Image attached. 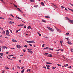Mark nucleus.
Returning <instances> with one entry per match:
<instances>
[{"instance_id":"f257e3e1","label":"nucleus","mask_w":73,"mask_h":73,"mask_svg":"<svg viewBox=\"0 0 73 73\" xmlns=\"http://www.w3.org/2000/svg\"><path fill=\"white\" fill-rule=\"evenodd\" d=\"M66 19H67L68 20L69 22H70V23H72V24H73V21L71 20H70V19L69 18L66 17Z\"/></svg>"},{"instance_id":"f03ea898","label":"nucleus","mask_w":73,"mask_h":73,"mask_svg":"<svg viewBox=\"0 0 73 73\" xmlns=\"http://www.w3.org/2000/svg\"><path fill=\"white\" fill-rule=\"evenodd\" d=\"M47 28L49 30H50V31H54V30L53 29L49 27H47Z\"/></svg>"},{"instance_id":"7ed1b4c3","label":"nucleus","mask_w":73,"mask_h":73,"mask_svg":"<svg viewBox=\"0 0 73 73\" xmlns=\"http://www.w3.org/2000/svg\"><path fill=\"white\" fill-rule=\"evenodd\" d=\"M6 35H7V36H9V31H8V30H7L6 31Z\"/></svg>"},{"instance_id":"20e7f679","label":"nucleus","mask_w":73,"mask_h":73,"mask_svg":"<svg viewBox=\"0 0 73 73\" xmlns=\"http://www.w3.org/2000/svg\"><path fill=\"white\" fill-rule=\"evenodd\" d=\"M2 49H5V48H6V49H7L8 48L7 47V46H3L2 47Z\"/></svg>"},{"instance_id":"39448f33","label":"nucleus","mask_w":73,"mask_h":73,"mask_svg":"<svg viewBox=\"0 0 73 73\" xmlns=\"http://www.w3.org/2000/svg\"><path fill=\"white\" fill-rule=\"evenodd\" d=\"M27 28L28 29H33L32 27H31L30 26H29Z\"/></svg>"},{"instance_id":"423d86ee","label":"nucleus","mask_w":73,"mask_h":73,"mask_svg":"<svg viewBox=\"0 0 73 73\" xmlns=\"http://www.w3.org/2000/svg\"><path fill=\"white\" fill-rule=\"evenodd\" d=\"M31 50H29V53H31V54H32L33 53V52H32V51Z\"/></svg>"},{"instance_id":"0eeeda50","label":"nucleus","mask_w":73,"mask_h":73,"mask_svg":"<svg viewBox=\"0 0 73 73\" xmlns=\"http://www.w3.org/2000/svg\"><path fill=\"white\" fill-rule=\"evenodd\" d=\"M17 48H21V46H20L19 45H17Z\"/></svg>"},{"instance_id":"6e6552de","label":"nucleus","mask_w":73,"mask_h":73,"mask_svg":"<svg viewBox=\"0 0 73 73\" xmlns=\"http://www.w3.org/2000/svg\"><path fill=\"white\" fill-rule=\"evenodd\" d=\"M53 6H54V8H57V5H56L55 4V5H53Z\"/></svg>"},{"instance_id":"1a4fd4ad","label":"nucleus","mask_w":73,"mask_h":73,"mask_svg":"<svg viewBox=\"0 0 73 73\" xmlns=\"http://www.w3.org/2000/svg\"><path fill=\"white\" fill-rule=\"evenodd\" d=\"M68 44H70V45H72V43L69 41H68Z\"/></svg>"},{"instance_id":"9d476101","label":"nucleus","mask_w":73,"mask_h":73,"mask_svg":"<svg viewBox=\"0 0 73 73\" xmlns=\"http://www.w3.org/2000/svg\"><path fill=\"white\" fill-rule=\"evenodd\" d=\"M56 29L57 30V31H58V32H60V30H59V29L56 28V27H55Z\"/></svg>"},{"instance_id":"9b49d317","label":"nucleus","mask_w":73,"mask_h":73,"mask_svg":"<svg viewBox=\"0 0 73 73\" xmlns=\"http://www.w3.org/2000/svg\"><path fill=\"white\" fill-rule=\"evenodd\" d=\"M42 22H43L44 23H46V21H45L44 20H43V19H42Z\"/></svg>"},{"instance_id":"f8f14e48","label":"nucleus","mask_w":73,"mask_h":73,"mask_svg":"<svg viewBox=\"0 0 73 73\" xmlns=\"http://www.w3.org/2000/svg\"><path fill=\"white\" fill-rule=\"evenodd\" d=\"M2 34L3 35H4V34H5V31H3L2 32Z\"/></svg>"},{"instance_id":"ddd939ff","label":"nucleus","mask_w":73,"mask_h":73,"mask_svg":"<svg viewBox=\"0 0 73 73\" xmlns=\"http://www.w3.org/2000/svg\"><path fill=\"white\" fill-rule=\"evenodd\" d=\"M13 42H17V41H16L15 40L13 39L12 40Z\"/></svg>"},{"instance_id":"4468645a","label":"nucleus","mask_w":73,"mask_h":73,"mask_svg":"<svg viewBox=\"0 0 73 73\" xmlns=\"http://www.w3.org/2000/svg\"><path fill=\"white\" fill-rule=\"evenodd\" d=\"M17 9H18V10L19 11H20V12H21V10H20V8H17Z\"/></svg>"},{"instance_id":"2eb2a0df","label":"nucleus","mask_w":73,"mask_h":73,"mask_svg":"<svg viewBox=\"0 0 73 73\" xmlns=\"http://www.w3.org/2000/svg\"><path fill=\"white\" fill-rule=\"evenodd\" d=\"M64 66L65 67H66V66H68V64H67L66 65L64 64Z\"/></svg>"},{"instance_id":"dca6fc26","label":"nucleus","mask_w":73,"mask_h":73,"mask_svg":"<svg viewBox=\"0 0 73 73\" xmlns=\"http://www.w3.org/2000/svg\"><path fill=\"white\" fill-rule=\"evenodd\" d=\"M41 4L42 5H43V6H44L45 5H44V3H43V2H41Z\"/></svg>"},{"instance_id":"f3484780","label":"nucleus","mask_w":73,"mask_h":73,"mask_svg":"<svg viewBox=\"0 0 73 73\" xmlns=\"http://www.w3.org/2000/svg\"><path fill=\"white\" fill-rule=\"evenodd\" d=\"M45 17L46 18H47V19H48L49 18H50V17H49V16H45Z\"/></svg>"},{"instance_id":"a211bd4d","label":"nucleus","mask_w":73,"mask_h":73,"mask_svg":"<svg viewBox=\"0 0 73 73\" xmlns=\"http://www.w3.org/2000/svg\"><path fill=\"white\" fill-rule=\"evenodd\" d=\"M25 70L24 69H23L22 71L21 72V73H24V72Z\"/></svg>"},{"instance_id":"6ab92c4d","label":"nucleus","mask_w":73,"mask_h":73,"mask_svg":"<svg viewBox=\"0 0 73 73\" xmlns=\"http://www.w3.org/2000/svg\"><path fill=\"white\" fill-rule=\"evenodd\" d=\"M65 38L66 39V40H68V41L69 40V38Z\"/></svg>"},{"instance_id":"aec40b11","label":"nucleus","mask_w":73,"mask_h":73,"mask_svg":"<svg viewBox=\"0 0 73 73\" xmlns=\"http://www.w3.org/2000/svg\"><path fill=\"white\" fill-rule=\"evenodd\" d=\"M52 56H52L51 54H50L49 55H48V57H52Z\"/></svg>"},{"instance_id":"412c9836","label":"nucleus","mask_w":73,"mask_h":73,"mask_svg":"<svg viewBox=\"0 0 73 73\" xmlns=\"http://www.w3.org/2000/svg\"><path fill=\"white\" fill-rule=\"evenodd\" d=\"M30 70H31V69H29L27 70V72H29V71H30Z\"/></svg>"},{"instance_id":"4be33fe9","label":"nucleus","mask_w":73,"mask_h":73,"mask_svg":"<svg viewBox=\"0 0 73 73\" xmlns=\"http://www.w3.org/2000/svg\"><path fill=\"white\" fill-rule=\"evenodd\" d=\"M31 43H33V44H35V42L34 41H31Z\"/></svg>"},{"instance_id":"5701e85b","label":"nucleus","mask_w":73,"mask_h":73,"mask_svg":"<svg viewBox=\"0 0 73 73\" xmlns=\"http://www.w3.org/2000/svg\"><path fill=\"white\" fill-rule=\"evenodd\" d=\"M0 54L1 56H3V53H0Z\"/></svg>"},{"instance_id":"b1692460","label":"nucleus","mask_w":73,"mask_h":73,"mask_svg":"<svg viewBox=\"0 0 73 73\" xmlns=\"http://www.w3.org/2000/svg\"><path fill=\"white\" fill-rule=\"evenodd\" d=\"M60 43L61 44V46H62V41L61 40L60 41Z\"/></svg>"},{"instance_id":"393cba45","label":"nucleus","mask_w":73,"mask_h":73,"mask_svg":"<svg viewBox=\"0 0 73 73\" xmlns=\"http://www.w3.org/2000/svg\"><path fill=\"white\" fill-rule=\"evenodd\" d=\"M56 67H54L52 68V69L54 70L55 69H56Z\"/></svg>"},{"instance_id":"a878e982","label":"nucleus","mask_w":73,"mask_h":73,"mask_svg":"<svg viewBox=\"0 0 73 73\" xmlns=\"http://www.w3.org/2000/svg\"><path fill=\"white\" fill-rule=\"evenodd\" d=\"M13 5H14V7H15L16 8H17V6H16V5H15V4H13Z\"/></svg>"},{"instance_id":"bb28decb","label":"nucleus","mask_w":73,"mask_h":73,"mask_svg":"<svg viewBox=\"0 0 73 73\" xmlns=\"http://www.w3.org/2000/svg\"><path fill=\"white\" fill-rule=\"evenodd\" d=\"M17 67L18 69H20V67H19V66H17Z\"/></svg>"},{"instance_id":"cd10ccee","label":"nucleus","mask_w":73,"mask_h":73,"mask_svg":"<svg viewBox=\"0 0 73 73\" xmlns=\"http://www.w3.org/2000/svg\"><path fill=\"white\" fill-rule=\"evenodd\" d=\"M30 1L31 2H34L35 1V0H32Z\"/></svg>"},{"instance_id":"c85d7f7f","label":"nucleus","mask_w":73,"mask_h":73,"mask_svg":"<svg viewBox=\"0 0 73 73\" xmlns=\"http://www.w3.org/2000/svg\"><path fill=\"white\" fill-rule=\"evenodd\" d=\"M5 69H9V68L8 67H5Z\"/></svg>"},{"instance_id":"c756f323","label":"nucleus","mask_w":73,"mask_h":73,"mask_svg":"<svg viewBox=\"0 0 73 73\" xmlns=\"http://www.w3.org/2000/svg\"><path fill=\"white\" fill-rule=\"evenodd\" d=\"M27 42H29V43H31V41H27Z\"/></svg>"},{"instance_id":"7c9ffc66","label":"nucleus","mask_w":73,"mask_h":73,"mask_svg":"<svg viewBox=\"0 0 73 73\" xmlns=\"http://www.w3.org/2000/svg\"><path fill=\"white\" fill-rule=\"evenodd\" d=\"M46 66H47V67H50V65H46Z\"/></svg>"},{"instance_id":"2f4dec72","label":"nucleus","mask_w":73,"mask_h":73,"mask_svg":"<svg viewBox=\"0 0 73 73\" xmlns=\"http://www.w3.org/2000/svg\"><path fill=\"white\" fill-rule=\"evenodd\" d=\"M9 23H10V24H12V23H13V22L12 21H10V22H9Z\"/></svg>"},{"instance_id":"473e14b6","label":"nucleus","mask_w":73,"mask_h":73,"mask_svg":"<svg viewBox=\"0 0 73 73\" xmlns=\"http://www.w3.org/2000/svg\"><path fill=\"white\" fill-rule=\"evenodd\" d=\"M10 15L12 16V17H14V16H13V15L12 14H11Z\"/></svg>"},{"instance_id":"72a5a7b5","label":"nucleus","mask_w":73,"mask_h":73,"mask_svg":"<svg viewBox=\"0 0 73 73\" xmlns=\"http://www.w3.org/2000/svg\"><path fill=\"white\" fill-rule=\"evenodd\" d=\"M16 17H17V18H18V19H21V18L20 17H18L16 16Z\"/></svg>"},{"instance_id":"f704fd0d","label":"nucleus","mask_w":73,"mask_h":73,"mask_svg":"<svg viewBox=\"0 0 73 73\" xmlns=\"http://www.w3.org/2000/svg\"><path fill=\"white\" fill-rule=\"evenodd\" d=\"M73 49L72 48L71 49V52H73Z\"/></svg>"},{"instance_id":"c9c22d12","label":"nucleus","mask_w":73,"mask_h":73,"mask_svg":"<svg viewBox=\"0 0 73 73\" xmlns=\"http://www.w3.org/2000/svg\"><path fill=\"white\" fill-rule=\"evenodd\" d=\"M36 8H37V7H38V6L37 5H35L34 6Z\"/></svg>"},{"instance_id":"e433bc0d","label":"nucleus","mask_w":73,"mask_h":73,"mask_svg":"<svg viewBox=\"0 0 73 73\" xmlns=\"http://www.w3.org/2000/svg\"><path fill=\"white\" fill-rule=\"evenodd\" d=\"M9 57H11V56H13V55H9Z\"/></svg>"},{"instance_id":"4c0bfd02","label":"nucleus","mask_w":73,"mask_h":73,"mask_svg":"<svg viewBox=\"0 0 73 73\" xmlns=\"http://www.w3.org/2000/svg\"><path fill=\"white\" fill-rule=\"evenodd\" d=\"M19 62H20V63H21V60H20Z\"/></svg>"},{"instance_id":"58836bf2","label":"nucleus","mask_w":73,"mask_h":73,"mask_svg":"<svg viewBox=\"0 0 73 73\" xmlns=\"http://www.w3.org/2000/svg\"><path fill=\"white\" fill-rule=\"evenodd\" d=\"M46 64H50V63H49V62H46Z\"/></svg>"},{"instance_id":"ea45409f","label":"nucleus","mask_w":73,"mask_h":73,"mask_svg":"<svg viewBox=\"0 0 73 73\" xmlns=\"http://www.w3.org/2000/svg\"><path fill=\"white\" fill-rule=\"evenodd\" d=\"M69 34L68 33H67L66 34V35H68Z\"/></svg>"},{"instance_id":"a19ab883","label":"nucleus","mask_w":73,"mask_h":73,"mask_svg":"<svg viewBox=\"0 0 73 73\" xmlns=\"http://www.w3.org/2000/svg\"><path fill=\"white\" fill-rule=\"evenodd\" d=\"M29 45H30V46H32V44H31L29 43Z\"/></svg>"},{"instance_id":"79ce46f5","label":"nucleus","mask_w":73,"mask_h":73,"mask_svg":"<svg viewBox=\"0 0 73 73\" xmlns=\"http://www.w3.org/2000/svg\"><path fill=\"white\" fill-rule=\"evenodd\" d=\"M48 49H50V50H53V49L52 48H49Z\"/></svg>"},{"instance_id":"37998d69","label":"nucleus","mask_w":73,"mask_h":73,"mask_svg":"<svg viewBox=\"0 0 73 73\" xmlns=\"http://www.w3.org/2000/svg\"><path fill=\"white\" fill-rule=\"evenodd\" d=\"M58 65V66H61V64H57Z\"/></svg>"},{"instance_id":"c03bdc74","label":"nucleus","mask_w":73,"mask_h":73,"mask_svg":"<svg viewBox=\"0 0 73 73\" xmlns=\"http://www.w3.org/2000/svg\"><path fill=\"white\" fill-rule=\"evenodd\" d=\"M45 54H46V55H48V54H49L48 53H45Z\"/></svg>"},{"instance_id":"a18cd8bd","label":"nucleus","mask_w":73,"mask_h":73,"mask_svg":"<svg viewBox=\"0 0 73 73\" xmlns=\"http://www.w3.org/2000/svg\"><path fill=\"white\" fill-rule=\"evenodd\" d=\"M61 8H62V9L63 8H65V7H64L63 6H61Z\"/></svg>"},{"instance_id":"49530a36","label":"nucleus","mask_w":73,"mask_h":73,"mask_svg":"<svg viewBox=\"0 0 73 73\" xmlns=\"http://www.w3.org/2000/svg\"><path fill=\"white\" fill-rule=\"evenodd\" d=\"M44 45H45V44H43V45H42V47H44Z\"/></svg>"},{"instance_id":"de8ad7c7","label":"nucleus","mask_w":73,"mask_h":73,"mask_svg":"<svg viewBox=\"0 0 73 73\" xmlns=\"http://www.w3.org/2000/svg\"><path fill=\"white\" fill-rule=\"evenodd\" d=\"M9 30H10V32H11V33H12V30H11L9 29Z\"/></svg>"},{"instance_id":"09e8293b","label":"nucleus","mask_w":73,"mask_h":73,"mask_svg":"<svg viewBox=\"0 0 73 73\" xmlns=\"http://www.w3.org/2000/svg\"><path fill=\"white\" fill-rule=\"evenodd\" d=\"M13 58H15V59H16V58L14 56H13Z\"/></svg>"},{"instance_id":"8fccbe9b","label":"nucleus","mask_w":73,"mask_h":73,"mask_svg":"<svg viewBox=\"0 0 73 73\" xmlns=\"http://www.w3.org/2000/svg\"><path fill=\"white\" fill-rule=\"evenodd\" d=\"M24 24H22V25H21V27H23V26H24Z\"/></svg>"},{"instance_id":"3c124183","label":"nucleus","mask_w":73,"mask_h":73,"mask_svg":"<svg viewBox=\"0 0 73 73\" xmlns=\"http://www.w3.org/2000/svg\"><path fill=\"white\" fill-rule=\"evenodd\" d=\"M24 47H25V48H27V46L26 45H25Z\"/></svg>"},{"instance_id":"603ef678","label":"nucleus","mask_w":73,"mask_h":73,"mask_svg":"<svg viewBox=\"0 0 73 73\" xmlns=\"http://www.w3.org/2000/svg\"><path fill=\"white\" fill-rule=\"evenodd\" d=\"M23 52H25V49H23Z\"/></svg>"},{"instance_id":"864d4df0","label":"nucleus","mask_w":73,"mask_h":73,"mask_svg":"<svg viewBox=\"0 0 73 73\" xmlns=\"http://www.w3.org/2000/svg\"><path fill=\"white\" fill-rule=\"evenodd\" d=\"M71 68V66H69L68 67V68Z\"/></svg>"},{"instance_id":"5fc2aeb1","label":"nucleus","mask_w":73,"mask_h":73,"mask_svg":"<svg viewBox=\"0 0 73 73\" xmlns=\"http://www.w3.org/2000/svg\"><path fill=\"white\" fill-rule=\"evenodd\" d=\"M0 29H2V30H3V29L1 27H0Z\"/></svg>"},{"instance_id":"6e6d98bb","label":"nucleus","mask_w":73,"mask_h":73,"mask_svg":"<svg viewBox=\"0 0 73 73\" xmlns=\"http://www.w3.org/2000/svg\"><path fill=\"white\" fill-rule=\"evenodd\" d=\"M26 27H27V26H24V28H26Z\"/></svg>"},{"instance_id":"4d7b16f0","label":"nucleus","mask_w":73,"mask_h":73,"mask_svg":"<svg viewBox=\"0 0 73 73\" xmlns=\"http://www.w3.org/2000/svg\"><path fill=\"white\" fill-rule=\"evenodd\" d=\"M49 49V48L46 47V49Z\"/></svg>"},{"instance_id":"13d9d810","label":"nucleus","mask_w":73,"mask_h":73,"mask_svg":"<svg viewBox=\"0 0 73 73\" xmlns=\"http://www.w3.org/2000/svg\"><path fill=\"white\" fill-rule=\"evenodd\" d=\"M43 68H44V69H46V67H45V66H44L43 67Z\"/></svg>"},{"instance_id":"bf43d9fd","label":"nucleus","mask_w":73,"mask_h":73,"mask_svg":"<svg viewBox=\"0 0 73 73\" xmlns=\"http://www.w3.org/2000/svg\"><path fill=\"white\" fill-rule=\"evenodd\" d=\"M65 9L66 10V11H68V10L66 8H65Z\"/></svg>"},{"instance_id":"052dcab7","label":"nucleus","mask_w":73,"mask_h":73,"mask_svg":"<svg viewBox=\"0 0 73 73\" xmlns=\"http://www.w3.org/2000/svg\"><path fill=\"white\" fill-rule=\"evenodd\" d=\"M17 32H19V31H20V29H19V30H17Z\"/></svg>"},{"instance_id":"680f3d73","label":"nucleus","mask_w":73,"mask_h":73,"mask_svg":"<svg viewBox=\"0 0 73 73\" xmlns=\"http://www.w3.org/2000/svg\"><path fill=\"white\" fill-rule=\"evenodd\" d=\"M2 73H4V71H3L1 72Z\"/></svg>"},{"instance_id":"e2e57ef3","label":"nucleus","mask_w":73,"mask_h":73,"mask_svg":"<svg viewBox=\"0 0 73 73\" xmlns=\"http://www.w3.org/2000/svg\"><path fill=\"white\" fill-rule=\"evenodd\" d=\"M70 4L72 5V6H73V4L72 3H70Z\"/></svg>"},{"instance_id":"0e129e2a","label":"nucleus","mask_w":73,"mask_h":73,"mask_svg":"<svg viewBox=\"0 0 73 73\" xmlns=\"http://www.w3.org/2000/svg\"><path fill=\"white\" fill-rule=\"evenodd\" d=\"M11 49H15V48H11Z\"/></svg>"},{"instance_id":"69168bd1","label":"nucleus","mask_w":73,"mask_h":73,"mask_svg":"<svg viewBox=\"0 0 73 73\" xmlns=\"http://www.w3.org/2000/svg\"><path fill=\"white\" fill-rule=\"evenodd\" d=\"M8 53H9L8 52H7L6 53V54H8Z\"/></svg>"},{"instance_id":"338daca9","label":"nucleus","mask_w":73,"mask_h":73,"mask_svg":"<svg viewBox=\"0 0 73 73\" xmlns=\"http://www.w3.org/2000/svg\"><path fill=\"white\" fill-rule=\"evenodd\" d=\"M1 19H2V20H4V18L3 17H1Z\"/></svg>"},{"instance_id":"774afa93","label":"nucleus","mask_w":73,"mask_h":73,"mask_svg":"<svg viewBox=\"0 0 73 73\" xmlns=\"http://www.w3.org/2000/svg\"><path fill=\"white\" fill-rule=\"evenodd\" d=\"M9 20H12V19L9 18Z\"/></svg>"}]
</instances>
